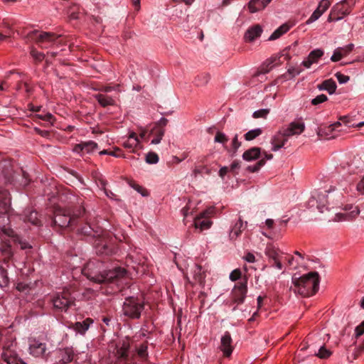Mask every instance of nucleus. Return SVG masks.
<instances>
[{
	"instance_id": "f257e3e1",
	"label": "nucleus",
	"mask_w": 364,
	"mask_h": 364,
	"mask_svg": "<svg viewBox=\"0 0 364 364\" xmlns=\"http://www.w3.org/2000/svg\"><path fill=\"white\" fill-rule=\"evenodd\" d=\"M81 272L90 281L98 284L111 282L127 274L126 269L120 267L105 269L103 263L96 259L89 261Z\"/></svg>"
},
{
	"instance_id": "f03ea898",
	"label": "nucleus",
	"mask_w": 364,
	"mask_h": 364,
	"mask_svg": "<svg viewBox=\"0 0 364 364\" xmlns=\"http://www.w3.org/2000/svg\"><path fill=\"white\" fill-rule=\"evenodd\" d=\"M319 274L317 272H311L301 277H293L292 283L298 293L303 296L309 297L315 294L319 288Z\"/></svg>"
},
{
	"instance_id": "7ed1b4c3",
	"label": "nucleus",
	"mask_w": 364,
	"mask_h": 364,
	"mask_svg": "<svg viewBox=\"0 0 364 364\" xmlns=\"http://www.w3.org/2000/svg\"><path fill=\"white\" fill-rule=\"evenodd\" d=\"M11 198L6 191H0V230L8 236H13L14 231L6 226L9 218L5 216L10 210Z\"/></svg>"
},
{
	"instance_id": "20e7f679",
	"label": "nucleus",
	"mask_w": 364,
	"mask_h": 364,
	"mask_svg": "<svg viewBox=\"0 0 364 364\" xmlns=\"http://www.w3.org/2000/svg\"><path fill=\"white\" fill-rule=\"evenodd\" d=\"M29 354L35 358L46 360L50 354L46 343L35 338L28 339Z\"/></svg>"
},
{
	"instance_id": "39448f33",
	"label": "nucleus",
	"mask_w": 364,
	"mask_h": 364,
	"mask_svg": "<svg viewBox=\"0 0 364 364\" xmlns=\"http://www.w3.org/2000/svg\"><path fill=\"white\" fill-rule=\"evenodd\" d=\"M143 309L142 301L134 297L128 298L123 305V312L125 316L132 318H138Z\"/></svg>"
},
{
	"instance_id": "423d86ee",
	"label": "nucleus",
	"mask_w": 364,
	"mask_h": 364,
	"mask_svg": "<svg viewBox=\"0 0 364 364\" xmlns=\"http://www.w3.org/2000/svg\"><path fill=\"white\" fill-rule=\"evenodd\" d=\"M247 292V279L237 282L231 291V304H236L233 308L235 310L237 305L244 303L246 294Z\"/></svg>"
},
{
	"instance_id": "0eeeda50",
	"label": "nucleus",
	"mask_w": 364,
	"mask_h": 364,
	"mask_svg": "<svg viewBox=\"0 0 364 364\" xmlns=\"http://www.w3.org/2000/svg\"><path fill=\"white\" fill-rule=\"evenodd\" d=\"M28 38L39 44L41 47H48L58 38L53 33L33 30L28 33Z\"/></svg>"
},
{
	"instance_id": "6e6552de",
	"label": "nucleus",
	"mask_w": 364,
	"mask_h": 364,
	"mask_svg": "<svg viewBox=\"0 0 364 364\" xmlns=\"http://www.w3.org/2000/svg\"><path fill=\"white\" fill-rule=\"evenodd\" d=\"M214 213L215 208L213 207H210L202 211L194 220L195 228H200L201 231L209 229L213 223L209 218L213 216Z\"/></svg>"
},
{
	"instance_id": "1a4fd4ad",
	"label": "nucleus",
	"mask_w": 364,
	"mask_h": 364,
	"mask_svg": "<svg viewBox=\"0 0 364 364\" xmlns=\"http://www.w3.org/2000/svg\"><path fill=\"white\" fill-rule=\"evenodd\" d=\"M309 204L311 207L316 205L317 209L321 213H323L324 208L326 210L328 209V208H326V206L327 204H328V195L326 194V191L315 192L310 198Z\"/></svg>"
},
{
	"instance_id": "9d476101",
	"label": "nucleus",
	"mask_w": 364,
	"mask_h": 364,
	"mask_svg": "<svg viewBox=\"0 0 364 364\" xmlns=\"http://www.w3.org/2000/svg\"><path fill=\"white\" fill-rule=\"evenodd\" d=\"M71 221V217L68 210L58 208L55 210L54 223L61 228L67 227Z\"/></svg>"
},
{
	"instance_id": "9b49d317",
	"label": "nucleus",
	"mask_w": 364,
	"mask_h": 364,
	"mask_svg": "<svg viewBox=\"0 0 364 364\" xmlns=\"http://www.w3.org/2000/svg\"><path fill=\"white\" fill-rule=\"evenodd\" d=\"M232 340L230 332L225 331L220 338V349L225 357H230L233 350Z\"/></svg>"
},
{
	"instance_id": "f8f14e48",
	"label": "nucleus",
	"mask_w": 364,
	"mask_h": 364,
	"mask_svg": "<svg viewBox=\"0 0 364 364\" xmlns=\"http://www.w3.org/2000/svg\"><path fill=\"white\" fill-rule=\"evenodd\" d=\"M289 136L287 135V132L284 130L278 132L271 140L272 144V150L277 151L284 146L286 142L288 141Z\"/></svg>"
},
{
	"instance_id": "ddd939ff",
	"label": "nucleus",
	"mask_w": 364,
	"mask_h": 364,
	"mask_svg": "<svg viewBox=\"0 0 364 364\" xmlns=\"http://www.w3.org/2000/svg\"><path fill=\"white\" fill-rule=\"evenodd\" d=\"M280 57L274 56L266 61H264L262 65L260 66L259 70L255 75V76H258L260 74H266L268 73L274 66L280 65L282 61L280 60Z\"/></svg>"
},
{
	"instance_id": "4468645a",
	"label": "nucleus",
	"mask_w": 364,
	"mask_h": 364,
	"mask_svg": "<svg viewBox=\"0 0 364 364\" xmlns=\"http://www.w3.org/2000/svg\"><path fill=\"white\" fill-rule=\"evenodd\" d=\"M262 31V28L259 24H255L246 31L244 39L246 42L252 43L261 36Z\"/></svg>"
},
{
	"instance_id": "2eb2a0df",
	"label": "nucleus",
	"mask_w": 364,
	"mask_h": 364,
	"mask_svg": "<svg viewBox=\"0 0 364 364\" xmlns=\"http://www.w3.org/2000/svg\"><path fill=\"white\" fill-rule=\"evenodd\" d=\"M323 54L324 51L322 49H315L310 52L307 58L301 63V65L306 68H309L312 64L316 63Z\"/></svg>"
},
{
	"instance_id": "dca6fc26",
	"label": "nucleus",
	"mask_w": 364,
	"mask_h": 364,
	"mask_svg": "<svg viewBox=\"0 0 364 364\" xmlns=\"http://www.w3.org/2000/svg\"><path fill=\"white\" fill-rule=\"evenodd\" d=\"M98 148L97 144L92 141H89L77 144L73 151L76 153H92Z\"/></svg>"
},
{
	"instance_id": "f3484780",
	"label": "nucleus",
	"mask_w": 364,
	"mask_h": 364,
	"mask_svg": "<svg viewBox=\"0 0 364 364\" xmlns=\"http://www.w3.org/2000/svg\"><path fill=\"white\" fill-rule=\"evenodd\" d=\"M53 304L55 309L66 311L71 301L67 295L58 294L53 299Z\"/></svg>"
},
{
	"instance_id": "a211bd4d",
	"label": "nucleus",
	"mask_w": 364,
	"mask_h": 364,
	"mask_svg": "<svg viewBox=\"0 0 364 364\" xmlns=\"http://www.w3.org/2000/svg\"><path fill=\"white\" fill-rule=\"evenodd\" d=\"M305 129V125L302 122H293L289 124V127L284 130L287 132V135L291 136L301 134Z\"/></svg>"
},
{
	"instance_id": "6ab92c4d",
	"label": "nucleus",
	"mask_w": 364,
	"mask_h": 364,
	"mask_svg": "<svg viewBox=\"0 0 364 364\" xmlns=\"http://www.w3.org/2000/svg\"><path fill=\"white\" fill-rule=\"evenodd\" d=\"M272 0H250L248 9L250 13H256L263 10Z\"/></svg>"
},
{
	"instance_id": "aec40b11",
	"label": "nucleus",
	"mask_w": 364,
	"mask_h": 364,
	"mask_svg": "<svg viewBox=\"0 0 364 364\" xmlns=\"http://www.w3.org/2000/svg\"><path fill=\"white\" fill-rule=\"evenodd\" d=\"M93 323V321L91 318H87L82 322H76L72 325V326H69V328H73L75 332L84 334L90 326Z\"/></svg>"
},
{
	"instance_id": "412c9836",
	"label": "nucleus",
	"mask_w": 364,
	"mask_h": 364,
	"mask_svg": "<svg viewBox=\"0 0 364 364\" xmlns=\"http://www.w3.org/2000/svg\"><path fill=\"white\" fill-rule=\"evenodd\" d=\"M336 87L337 85L336 82L331 78L323 80L321 83L317 85V88L319 90H326L330 95H332L336 92Z\"/></svg>"
},
{
	"instance_id": "4be33fe9",
	"label": "nucleus",
	"mask_w": 364,
	"mask_h": 364,
	"mask_svg": "<svg viewBox=\"0 0 364 364\" xmlns=\"http://www.w3.org/2000/svg\"><path fill=\"white\" fill-rule=\"evenodd\" d=\"M1 356L8 364H18L17 355L11 348H4Z\"/></svg>"
},
{
	"instance_id": "5701e85b",
	"label": "nucleus",
	"mask_w": 364,
	"mask_h": 364,
	"mask_svg": "<svg viewBox=\"0 0 364 364\" xmlns=\"http://www.w3.org/2000/svg\"><path fill=\"white\" fill-rule=\"evenodd\" d=\"M261 156V148L252 147L245 151L242 154V158L247 161H251L257 159Z\"/></svg>"
},
{
	"instance_id": "b1692460",
	"label": "nucleus",
	"mask_w": 364,
	"mask_h": 364,
	"mask_svg": "<svg viewBox=\"0 0 364 364\" xmlns=\"http://www.w3.org/2000/svg\"><path fill=\"white\" fill-rule=\"evenodd\" d=\"M281 254H282L281 250L271 244L268 245L265 249V255L272 261L281 258Z\"/></svg>"
},
{
	"instance_id": "393cba45",
	"label": "nucleus",
	"mask_w": 364,
	"mask_h": 364,
	"mask_svg": "<svg viewBox=\"0 0 364 364\" xmlns=\"http://www.w3.org/2000/svg\"><path fill=\"white\" fill-rule=\"evenodd\" d=\"M264 154V157L261 159L254 166H248L247 167V170L250 172L255 173L257 172L266 163V160H269L273 158V155L272 154Z\"/></svg>"
},
{
	"instance_id": "a878e982",
	"label": "nucleus",
	"mask_w": 364,
	"mask_h": 364,
	"mask_svg": "<svg viewBox=\"0 0 364 364\" xmlns=\"http://www.w3.org/2000/svg\"><path fill=\"white\" fill-rule=\"evenodd\" d=\"M244 224L242 220L240 218L238 221L232 228L230 232V239L235 240L242 232V230L244 229Z\"/></svg>"
},
{
	"instance_id": "bb28decb",
	"label": "nucleus",
	"mask_w": 364,
	"mask_h": 364,
	"mask_svg": "<svg viewBox=\"0 0 364 364\" xmlns=\"http://www.w3.org/2000/svg\"><path fill=\"white\" fill-rule=\"evenodd\" d=\"M360 213L359 208L356 206L353 208L349 213H337L336 220H349L355 218Z\"/></svg>"
},
{
	"instance_id": "cd10ccee",
	"label": "nucleus",
	"mask_w": 364,
	"mask_h": 364,
	"mask_svg": "<svg viewBox=\"0 0 364 364\" xmlns=\"http://www.w3.org/2000/svg\"><path fill=\"white\" fill-rule=\"evenodd\" d=\"M194 279L199 284H203L205 282V273L202 270L200 265L196 264L192 270Z\"/></svg>"
},
{
	"instance_id": "c85d7f7f",
	"label": "nucleus",
	"mask_w": 364,
	"mask_h": 364,
	"mask_svg": "<svg viewBox=\"0 0 364 364\" xmlns=\"http://www.w3.org/2000/svg\"><path fill=\"white\" fill-rule=\"evenodd\" d=\"M289 29V26L287 24H283L277 28L269 36V41H274L279 38L281 36L287 33Z\"/></svg>"
},
{
	"instance_id": "c756f323",
	"label": "nucleus",
	"mask_w": 364,
	"mask_h": 364,
	"mask_svg": "<svg viewBox=\"0 0 364 364\" xmlns=\"http://www.w3.org/2000/svg\"><path fill=\"white\" fill-rule=\"evenodd\" d=\"M95 98L102 107L112 105L114 103V100L112 97L104 94L96 95Z\"/></svg>"
},
{
	"instance_id": "7c9ffc66",
	"label": "nucleus",
	"mask_w": 364,
	"mask_h": 364,
	"mask_svg": "<svg viewBox=\"0 0 364 364\" xmlns=\"http://www.w3.org/2000/svg\"><path fill=\"white\" fill-rule=\"evenodd\" d=\"M139 144V139L136 136L135 133L132 132L123 144L126 148H133L138 146Z\"/></svg>"
},
{
	"instance_id": "2f4dec72",
	"label": "nucleus",
	"mask_w": 364,
	"mask_h": 364,
	"mask_svg": "<svg viewBox=\"0 0 364 364\" xmlns=\"http://www.w3.org/2000/svg\"><path fill=\"white\" fill-rule=\"evenodd\" d=\"M341 126V122H337L332 124L326 127L320 128L318 131V135H323V134L328 135L330 133H331L332 132L337 130L338 128Z\"/></svg>"
},
{
	"instance_id": "473e14b6",
	"label": "nucleus",
	"mask_w": 364,
	"mask_h": 364,
	"mask_svg": "<svg viewBox=\"0 0 364 364\" xmlns=\"http://www.w3.org/2000/svg\"><path fill=\"white\" fill-rule=\"evenodd\" d=\"M210 78L208 73H201L196 77L193 82L196 86H204L209 82Z\"/></svg>"
},
{
	"instance_id": "72a5a7b5",
	"label": "nucleus",
	"mask_w": 364,
	"mask_h": 364,
	"mask_svg": "<svg viewBox=\"0 0 364 364\" xmlns=\"http://www.w3.org/2000/svg\"><path fill=\"white\" fill-rule=\"evenodd\" d=\"M129 345L127 342L124 341L117 349V355L118 358H123L127 356Z\"/></svg>"
},
{
	"instance_id": "f704fd0d",
	"label": "nucleus",
	"mask_w": 364,
	"mask_h": 364,
	"mask_svg": "<svg viewBox=\"0 0 364 364\" xmlns=\"http://www.w3.org/2000/svg\"><path fill=\"white\" fill-rule=\"evenodd\" d=\"M262 133V129L258 128L247 132L244 136L247 141H251L259 136Z\"/></svg>"
},
{
	"instance_id": "c9c22d12",
	"label": "nucleus",
	"mask_w": 364,
	"mask_h": 364,
	"mask_svg": "<svg viewBox=\"0 0 364 364\" xmlns=\"http://www.w3.org/2000/svg\"><path fill=\"white\" fill-rule=\"evenodd\" d=\"M58 353L63 363H69L73 359V355L68 350H60Z\"/></svg>"
},
{
	"instance_id": "e433bc0d",
	"label": "nucleus",
	"mask_w": 364,
	"mask_h": 364,
	"mask_svg": "<svg viewBox=\"0 0 364 364\" xmlns=\"http://www.w3.org/2000/svg\"><path fill=\"white\" fill-rule=\"evenodd\" d=\"M332 354V352L330 350L326 349L324 346H321L318 352L316 353V355L321 359H327Z\"/></svg>"
},
{
	"instance_id": "4c0bfd02",
	"label": "nucleus",
	"mask_w": 364,
	"mask_h": 364,
	"mask_svg": "<svg viewBox=\"0 0 364 364\" xmlns=\"http://www.w3.org/2000/svg\"><path fill=\"white\" fill-rule=\"evenodd\" d=\"M241 146V142L238 141V135L235 134L232 141V147L231 149L228 150V151L232 152V156H233L237 152L239 147Z\"/></svg>"
},
{
	"instance_id": "58836bf2",
	"label": "nucleus",
	"mask_w": 364,
	"mask_h": 364,
	"mask_svg": "<svg viewBox=\"0 0 364 364\" xmlns=\"http://www.w3.org/2000/svg\"><path fill=\"white\" fill-rule=\"evenodd\" d=\"M145 161L149 164H155L159 161V156L156 153L149 152L145 156Z\"/></svg>"
},
{
	"instance_id": "ea45409f",
	"label": "nucleus",
	"mask_w": 364,
	"mask_h": 364,
	"mask_svg": "<svg viewBox=\"0 0 364 364\" xmlns=\"http://www.w3.org/2000/svg\"><path fill=\"white\" fill-rule=\"evenodd\" d=\"M193 173L195 175H203L204 173L206 175H210V170L205 165H200L195 168Z\"/></svg>"
},
{
	"instance_id": "a19ab883",
	"label": "nucleus",
	"mask_w": 364,
	"mask_h": 364,
	"mask_svg": "<svg viewBox=\"0 0 364 364\" xmlns=\"http://www.w3.org/2000/svg\"><path fill=\"white\" fill-rule=\"evenodd\" d=\"M214 141L215 142L225 144L228 141V138L224 133L218 132L215 136Z\"/></svg>"
},
{
	"instance_id": "79ce46f5",
	"label": "nucleus",
	"mask_w": 364,
	"mask_h": 364,
	"mask_svg": "<svg viewBox=\"0 0 364 364\" xmlns=\"http://www.w3.org/2000/svg\"><path fill=\"white\" fill-rule=\"evenodd\" d=\"M327 100H328V97L324 94H321V95L316 96L315 98L312 99L311 102L313 105H318L323 103Z\"/></svg>"
},
{
	"instance_id": "37998d69",
	"label": "nucleus",
	"mask_w": 364,
	"mask_h": 364,
	"mask_svg": "<svg viewBox=\"0 0 364 364\" xmlns=\"http://www.w3.org/2000/svg\"><path fill=\"white\" fill-rule=\"evenodd\" d=\"M27 220L33 225L38 224V213L36 211H30L26 215Z\"/></svg>"
},
{
	"instance_id": "c03bdc74",
	"label": "nucleus",
	"mask_w": 364,
	"mask_h": 364,
	"mask_svg": "<svg viewBox=\"0 0 364 364\" xmlns=\"http://www.w3.org/2000/svg\"><path fill=\"white\" fill-rule=\"evenodd\" d=\"M353 48L354 45L350 43L344 47H339L338 48L341 51L342 56L344 57L348 55L353 50Z\"/></svg>"
},
{
	"instance_id": "a18cd8bd",
	"label": "nucleus",
	"mask_w": 364,
	"mask_h": 364,
	"mask_svg": "<svg viewBox=\"0 0 364 364\" xmlns=\"http://www.w3.org/2000/svg\"><path fill=\"white\" fill-rule=\"evenodd\" d=\"M323 13L321 12L318 9L316 8V9L313 12L311 16L309 17V18L307 20V23H311L317 19L319 18V17L323 14Z\"/></svg>"
},
{
	"instance_id": "49530a36",
	"label": "nucleus",
	"mask_w": 364,
	"mask_h": 364,
	"mask_svg": "<svg viewBox=\"0 0 364 364\" xmlns=\"http://www.w3.org/2000/svg\"><path fill=\"white\" fill-rule=\"evenodd\" d=\"M269 112V111L267 109H259L253 113L252 117L254 118H266Z\"/></svg>"
},
{
	"instance_id": "de8ad7c7",
	"label": "nucleus",
	"mask_w": 364,
	"mask_h": 364,
	"mask_svg": "<svg viewBox=\"0 0 364 364\" xmlns=\"http://www.w3.org/2000/svg\"><path fill=\"white\" fill-rule=\"evenodd\" d=\"M331 6V1L329 0H321L317 9H318L321 12L324 13Z\"/></svg>"
},
{
	"instance_id": "09e8293b",
	"label": "nucleus",
	"mask_w": 364,
	"mask_h": 364,
	"mask_svg": "<svg viewBox=\"0 0 364 364\" xmlns=\"http://www.w3.org/2000/svg\"><path fill=\"white\" fill-rule=\"evenodd\" d=\"M131 186L142 196H147L149 195L148 191L145 188L137 184H131Z\"/></svg>"
},
{
	"instance_id": "8fccbe9b",
	"label": "nucleus",
	"mask_w": 364,
	"mask_h": 364,
	"mask_svg": "<svg viewBox=\"0 0 364 364\" xmlns=\"http://www.w3.org/2000/svg\"><path fill=\"white\" fill-rule=\"evenodd\" d=\"M336 77L341 84L346 83L349 80V77L345 75L341 74V73L338 72L336 73Z\"/></svg>"
},
{
	"instance_id": "3c124183",
	"label": "nucleus",
	"mask_w": 364,
	"mask_h": 364,
	"mask_svg": "<svg viewBox=\"0 0 364 364\" xmlns=\"http://www.w3.org/2000/svg\"><path fill=\"white\" fill-rule=\"evenodd\" d=\"M343 58L342 54L339 49L337 48L331 58V60L333 62L339 61Z\"/></svg>"
},
{
	"instance_id": "603ef678",
	"label": "nucleus",
	"mask_w": 364,
	"mask_h": 364,
	"mask_svg": "<svg viewBox=\"0 0 364 364\" xmlns=\"http://www.w3.org/2000/svg\"><path fill=\"white\" fill-rule=\"evenodd\" d=\"M240 277H241V272L238 269H234L230 274V279L232 281H236V280L239 279L240 278Z\"/></svg>"
},
{
	"instance_id": "864d4df0",
	"label": "nucleus",
	"mask_w": 364,
	"mask_h": 364,
	"mask_svg": "<svg viewBox=\"0 0 364 364\" xmlns=\"http://www.w3.org/2000/svg\"><path fill=\"white\" fill-rule=\"evenodd\" d=\"M31 54L34 59L41 61L44 58V55L42 53L38 52L37 50L32 49Z\"/></svg>"
},
{
	"instance_id": "5fc2aeb1",
	"label": "nucleus",
	"mask_w": 364,
	"mask_h": 364,
	"mask_svg": "<svg viewBox=\"0 0 364 364\" xmlns=\"http://www.w3.org/2000/svg\"><path fill=\"white\" fill-rule=\"evenodd\" d=\"M355 336L358 338L364 333V321L355 329Z\"/></svg>"
},
{
	"instance_id": "6e6d98bb",
	"label": "nucleus",
	"mask_w": 364,
	"mask_h": 364,
	"mask_svg": "<svg viewBox=\"0 0 364 364\" xmlns=\"http://www.w3.org/2000/svg\"><path fill=\"white\" fill-rule=\"evenodd\" d=\"M38 117L40 119H42L43 120L49 122L50 123H52L53 119V116L50 113L38 114Z\"/></svg>"
},
{
	"instance_id": "4d7b16f0",
	"label": "nucleus",
	"mask_w": 364,
	"mask_h": 364,
	"mask_svg": "<svg viewBox=\"0 0 364 364\" xmlns=\"http://www.w3.org/2000/svg\"><path fill=\"white\" fill-rule=\"evenodd\" d=\"M187 156H188V155H187V154H186V153H183V154H181V158H179V157H178V156H173V157H172V161H171V162H172L173 164H178V163H180L181 161H182L183 160H184L185 159H186V158H187Z\"/></svg>"
},
{
	"instance_id": "13d9d810",
	"label": "nucleus",
	"mask_w": 364,
	"mask_h": 364,
	"mask_svg": "<svg viewBox=\"0 0 364 364\" xmlns=\"http://www.w3.org/2000/svg\"><path fill=\"white\" fill-rule=\"evenodd\" d=\"M244 259L248 262L252 263L255 262V257L251 252L247 253L246 255L244 257Z\"/></svg>"
},
{
	"instance_id": "bf43d9fd",
	"label": "nucleus",
	"mask_w": 364,
	"mask_h": 364,
	"mask_svg": "<svg viewBox=\"0 0 364 364\" xmlns=\"http://www.w3.org/2000/svg\"><path fill=\"white\" fill-rule=\"evenodd\" d=\"M240 162L237 160L234 161L230 165V171L234 172L236 169L240 168Z\"/></svg>"
},
{
	"instance_id": "052dcab7",
	"label": "nucleus",
	"mask_w": 364,
	"mask_h": 364,
	"mask_svg": "<svg viewBox=\"0 0 364 364\" xmlns=\"http://www.w3.org/2000/svg\"><path fill=\"white\" fill-rule=\"evenodd\" d=\"M357 190L362 194H364V177L361 179V181L357 184Z\"/></svg>"
},
{
	"instance_id": "680f3d73",
	"label": "nucleus",
	"mask_w": 364,
	"mask_h": 364,
	"mask_svg": "<svg viewBox=\"0 0 364 364\" xmlns=\"http://www.w3.org/2000/svg\"><path fill=\"white\" fill-rule=\"evenodd\" d=\"M230 171V168L228 166L222 167L219 171V176L220 178H224L225 176Z\"/></svg>"
},
{
	"instance_id": "e2e57ef3",
	"label": "nucleus",
	"mask_w": 364,
	"mask_h": 364,
	"mask_svg": "<svg viewBox=\"0 0 364 364\" xmlns=\"http://www.w3.org/2000/svg\"><path fill=\"white\" fill-rule=\"evenodd\" d=\"M272 266L275 267L278 269H282L283 268V264L282 263V257L276 260H274Z\"/></svg>"
},
{
	"instance_id": "0e129e2a",
	"label": "nucleus",
	"mask_w": 364,
	"mask_h": 364,
	"mask_svg": "<svg viewBox=\"0 0 364 364\" xmlns=\"http://www.w3.org/2000/svg\"><path fill=\"white\" fill-rule=\"evenodd\" d=\"M302 71L301 69H298V68H289L288 70V73L290 74V75H292L293 76H295L296 75H299L301 72Z\"/></svg>"
},
{
	"instance_id": "69168bd1",
	"label": "nucleus",
	"mask_w": 364,
	"mask_h": 364,
	"mask_svg": "<svg viewBox=\"0 0 364 364\" xmlns=\"http://www.w3.org/2000/svg\"><path fill=\"white\" fill-rule=\"evenodd\" d=\"M10 36L11 34L9 31H6L5 32H0V41L6 39L7 38L10 37Z\"/></svg>"
},
{
	"instance_id": "338daca9",
	"label": "nucleus",
	"mask_w": 364,
	"mask_h": 364,
	"mask_svg": "<svg viewBox=\"0 0 364 364\" xmlns=\"http://www.w3.org/2000/svg\"><path fill=\"white\" fill-rule=\"evenodd\" d=\"M146 346H141V348L138 350V354L141 357L145 356L146 353Z\"/></svg>"
},
{
	"instance_id": "774afa93",
	"label": "nucleus",
	"mask_w": 364,
	"mask_h": 364,
	"mask_svg": "<svg viewBox=\"0 0 364 364\" xmlns=\"http://www.w3.org/2000/svg\"><path fill=\"white\" fill-rule=\"evenodd\" d=\"M19 243L21 245V248L23 250L31 247V246L27 242L19 241Z\"/></svg>"
}]
</instances>
